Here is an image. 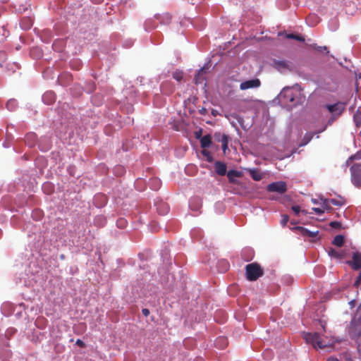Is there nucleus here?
I'll list each match as a JSON object with an SVG mask.
<instances>
[{
  "mask_svg": "<svg viewBox=\"0 0 361 361\" xmlns=\"http://www.w3.org/2000/svg\"><path fill=\"white\" fill-rule=\"evenodd\" d=\"M305 96L301 92V90L295 87H285L279 94V100L282 105L288 108H293L305 102Z\"/></svg>",
  "mask_w": 361,
  "mask_h": 361,
  "instance_id": "1",
  "label": "nucleus"
},
{
  "mask_svg": "<svg viewBox=\"0 0 361 361\" xmlns=\"http://www.w3.org/2000/svg\"><path fill=\"white\" fill-rule=\"evenodd\" d=\"M304 338L307 343H311L314 348L324 349L333 346L331 340L323 338L318 333H307L305 335Z\"/></svg>",
  "mask_w": 361,
  "mask_h": 361,
  "instance_id": "2",
  "label": "nucleus"
},
{
  "mask_svg": "<svg viewBox=\"0 0 361 361\" xmlns=\"http://www.w3.org/2000/svg\"><path fill=\"white\" fill-rule=\"evenodd\" d=\"M245 274L248 281H255L264 274V271L259 264L253 262L245 266Z\"/></svg>",
  "mask_w": 361,
  "mask_h": 361,
  "instance_id": "3",
  "label": "nucleus"
},
{
  "mask_svg": "<svg viewBox=\"0 0 361 361\" xmlns=\"http://www.w3.org/2000/svg\"><path fill=\"white\" fill-rule=\"evenodd\" d=\"M351 181L357 188H361V163L353 164L350 167Z\"/></svg>",
  "mask_w": 361,
  "mask_h": 361,
  "instance_id": "4",
  "label": "nucleus"
},
{
  "mask_svg": "<svg viewBox=\"0 0 361 361\" xmlns=\"http://www.w3.org/2000/svg\"><path fill=\"white\" fill-rule=\"evenodd\" d=\"M346 103L338 102L334 104H327L324 105V108L331 114V115L339 117L344 112L346 107Z\"/></svg>",
  "mask_w": 361,
  "mask_h": 361,
  "instance_id": "5",
  "label": "nucleus"
},
{
  "mask_svg": "<svg viewBox=\"0 0 361 361\" xmlns=\"http://www.w3.org/2000/svg\"><path fill=\"white\" fill-rule=\"evenodd\" d=\"M267 190L268 192L283 194L287 191V185L284 181L273 182L267 186Z\"/></svg>",
  "mask_w": 361,
  "mask_h": 361,
  "instance_id": "6",
  "label": "nucleus"
},
{
  "mask_svg": "<svg viewBox=\"0 0 361 361\" xmlns=\"http://www.w3.org/2000/svg\"><path fill=\"white\" fill-rule=\"evenodd\" d=\"M349 334L352 338H357L361 336V323L355 322L351 321L349 327Z\"/></svg>",
  "mask_w": 361,
  "mask_h": 361,
  "instance_id": "7",
  "label": "nucleus"
},
{
  "mask_svg": "<svg viewBox=\"0 0 361 361\" xmlns=\"http://www.w3.org/2000/svg\"><path fill=\"white\" fill-rule=\"evenodd\" d=\"M272 66L279 71H283L285 70H289L291 66L290 61L286 60H276L274 59L271 63Z\"/></svg>",
  "mask_w": 361,
  "mask_h": 361,
  "instance_id": "8",
  "label": "nucleus"
},
{
  "mask_svg": "<svg viewBox=\"0 0 361 361\" xmlns=\"http://www.w3.org/2000/svg\"><path fill=\"white\" fill-rule=\"evenodd\" d=\"M260 80L257 78L244 81L240 83V89L242 90L255 88L260 86Z\"/></svg>",
  "mask_w": 361,
  "mask_h": 361,
  "instance_id": "9",
  "label": "nucleus"
},
{
  "mask_svg": "<svg viewBox=\"0 0 361 361\" xmlns=\"http://www.w3.org/2000/svg\"><path fill=\"white\" fill-rule=\"evenodd\" d=\"M294 229L298 231L299 233L302 236L308 237L310 238H316L319 233V231L317 230L311 231H309L307 228L301 227V226H297V227L294 228Z\"/></svg>",
  "mask_w": 361,
  "mask_h": 361,
  "instance_id": "10",
  "label": "nucleus"
},
{
  "mask_svg": "<svg viewBox=\"0 0 361 361\" xmlns=\"http://www.w3.org/2000/svg\"><path fill=\"white\" fill-rule=\"evenodd\" d=\"M348 264L355 270H358L361 268V253L355 252L353 255V259L349 261Z\"/></svg>",
  "mask_w": 361,
  "mask_h": 361,
  "instance_id": "11",
  "label": "nucleus"
},
{
  "mask_svg": "<svg viewBox=\"0 0 361 361\" xmlns=\"http://www.w3.org/2000/svg\"><path fill=\"white\" fill-rule=\"evenodd\" d=\"M214 169L216 173L219 176H224L227 173V166L226 164L220 161H216L214 163Z\"/></svg>",
  "mask_w": 361,
  "mask_h": 361,
  "instance_id": "12",
  "label": "nucleus"
},
{
  "mask_svg": "<svg viewBox=\"0 0 361 361\" xmlns=\"http://www.w3.org/2000/svg\"><path fill=\"white\" fill-rule=\"evenodd\" d=\"M207 72V68L203 67L200 68L195 75L194 80L196 84L202 83L205 80V74Z\"/></svg>",
  "mask_w": 361,
  "mask_h": 361,
  "instance_id": "13",
  "label": "nucleus"
},
{
  "mask_svg": "<svg viewBox=\"0 0 361 361\" xmlns=\"http://www.w3.org/2000/svg\"><path fill=\"white\" fill-rule=\"evenodd\" d=\"M226 175L230 183H236L237 180H235V178L240 177L242 176V172L235 170H230L226 173Z\"/></svg>",
  "mask_w": 361,
  "mask_h": 361,
  "instance_id": "14",
  "label": "nucleus"
},
{
  "mask_svg": "<svg viewBox=\"0 0 361 361\" xmlns=\"http://www.w3.org/2000/svg\"><path fill=\"white\" fill-rule=\"evenodd\" d=\"M212 144V137L209 135H204L200 139V145L202 148H207L209 147Z\"/></svg>",
  "mask_w": 361,
  "mask_h": 361,
  "instance_id": "15",
  "label": "nucleus"
},
{
  "mask_svg": "<svg viewBox=\"0 0 361 361\" xmlns=\"http://www.w3.org/2000/svg\"><path fill=\"white\" fill-rule=\"evenodd\" d=\"M353 121L357 128L361 127V107L358 108L354 114Z\"/></svg>",
  "mask_w": 361,
  "mask_h": 361,
  "instance_id": "16",
  "label": "nucleus"
},
{
  "mask_svg": "<svg viewBox=\"0 0 361 361\" xmlns=\"http://www.w3.org/2000/svg\"><path fill=\"white\" fill-rule=\"evenodd\" d=\"M250 175L251 178L256 181L261 180L263 178V174L257 169L250 170Z\"/></svg>",
  "mask_w": 361,
  "mask_h": 361,
  "instance_id": "17",
  "label": "nucleus"
},
{
  "mask_svg": "<svg viewBox=\"0 0 361 361\" xmlns=\"http://www.w3.org/2000/svg\"><path fill=\"white\" fill-rule=\"evenodd\" d=\"M42 99L46 104H50L55 101V96L54 94L51 92H46L43 95Z\"/></svg>",
  "mask_w": 361,
  "mask_h": 361,
  "instance_id": "18",
  "label": "nucleus"
},
{
  "mask_svg": "<svg viewBox=\"0 0 361 361\" xmlns=\"http://www.w3.org/2000/svg\"><path fill=\"white\" fill-rule=\"evenodd\" d=\"M329 255L331 257H334L336 259H342L344 257V254L343 252L338 251L334 248H330L329 250Z\"/></svg>",
  "mask_w": 361,
  "mask_h": 361,
  "instance_id": "19",
  "label": "nucleus"
},
{
  "mask_svg": "<svg viewBox=\"0 0 361 361\" xmlns=\"http://www.w3.org/2000/svg\"><path fill=\"white\" fill-rule=\"evenodd\" d=\"M228 341L227 339L224 337H219L215 341L216 346L220 348H224L227 346Z\"/></svg>",
  "mask_w": 361,
  "mask_h": 361,
  "instance_id": "20",
  "label": "nucleus"
},
{
  "mask_svg": "<svg viewBox=\"0 0 361 361\" xmlns=\"http://www.w3.org/2000/svg\"><path fill=\"white\" fill-rule=\"evenodd\" d=\"M332 243L336 246L341 247L344 243V236L342 235H336Z\"/></svg>",
  "mask_w": 361,
  "mask_h": 361,
  "instance_id": "21",
  "label": "nucleus"
},
{
  "mask_svg": "<svg viewBox=\"0 0 361 361\" xmlns=\"http://www.w3.org/2000/svg\"><path fill=\"white\" fill-rule=\"evenodd\" d=\"M30 54L33 58H40L42 56V50L37 47L32 48Z\"/></svg>",
  "mask_w": 361,
  "mask_h": 361,
  "instance_id": "22",
  "label": "nucleus"
},
{
  "mask_svg": "<svg viewBox=\"0 0 361 361\" xmlns=\"http://www.w3.org/2000/svg\"><path fill=\"white\" fill-rule=\"evenodd\" d=\"M352 321H355L357 323H361V303L357 307L356 313L353 318Z\"/></svg>",
  "mask_w": 361,
  "mask_h": 361,
  "instance_id": "23",
  "label": "nucleus"
},
{
  "mask_svg": "<svg viewBox=\"0 0 361 361\" xmlns=\"http://www.w3.org/2000/svg\"><path fill=\"white\" fill-rule=\"evenodd\" d=\"M354 159H361V151L357 152L355 154L350 156L345 161V165L348 166Z\"/></svg>",
  "mask_w": 361,
  "mask_h": 361,
  "instance_id": "24",
  "label": "nucleus"
},
{
  "mask_svg": "<svg viewBox=\"0 0 361 361\" xmlns=\"http://www.w3.org/2000/svg\"><path fill=\"white\" fill-rule=\"evenodd\" d=\"M286 37L288 39H296V40L300 41V42H304L305 41V38L302 36L295 35V34H293V33H291V34H286Z\"/></svg>",
  "mask_w": 361,
  "mask_h": 361,
  "instance_id": "25",
  "label": "nucleus"
},
{
  "mask_svg": "<svg viewBox=\"0 0 361 361\" xmlns=\"http://www.w3.org/2000/svg\"><path fill=\"white\" fill-rule=\"evenodd\" d=\"M17 106V102L16 99H10L6 103V107L9 111H13Z\"/></svg>",
  "mask_w": 361,
  "mask_h": 361,
  "instance_id": "26",
  "label": "nucleus"
},
{
  "mask_svg": "<svg viewBox=\"0 0 361 361\" xmlns=\"http://www.w3.org/2000/svg\"><path fill=\"white\" fill-rule=\"evenodd\" d=\"M221 142V144H222L223 151L225 152L226 150L228 149V136L226 135H224L222 136Z\"/></svg>",
  "mask_w": 361,
  "mask_h": 361,
  "instance_id": "27",
  "label": "nucleus"
},
{
  "mask_svg": "<svg viewBox=\"0 0 361 361\" xmlns=\"http://www.w3.org/2000/svg\"><path fill=\"white\" fill-rule=\"evenodd\" d=\"M338 117L336 116H333V115H331V117L329 118V119L326 122V126L324 127V128L321 130H319L318 133H321V132H323L324 130H326V127L327 126H331L332 123L338 118Z\"/></svg>",
  "mask_w": 361,
  "mask_h": 361,
  "instance_id": "28",
  "label": "nucleus"
},
{
  "mask_svg": "<svg viewBox=\"0 0 361 361\" xmlns=\"http://www.w3.org/2000/svg\"><path fill=\"white\" fill-rule=\"evenodd\" d=\"M160 207H161V209L159 207L157 208V211L160 214L164 215L168 212L169 207L165 203H161Z\"/></svg>",
  "mask_w": 361,
  "mask_h": 361,
  "instance_id": "29",
  "label": "nucleus"
},
{
  "mask_svg": "<svg viewBox=\"0 0 361 361\" xmlns=\"http://www.w3.org/2000/svg\"><path fill=\"white\" fill-rule=\"evenodd\" d=\"M21 25L23 29L27 30L31 27L32 23L30 19H23Z\"/></svg>",
  "mask_w": 361,
  "mask_h": 361,
  "instance_id": "30",
  "label": "nucleus"
},
{
  "mask_svg": "<svg viewBox=\"0 0 361 361\" xmlns=\"http://www.w3.org/2000/svg\"><path fill=\"white\" fill-rule=\"evenodd\" d=\"M29 140H31L32 142L28 143V145L30 146H32L35 143L36 135L35 134H33V133H30V134L27 135V136H26V141L27 142Z\"/></svg>",
  "mask_w": 361,
  "mask_h": 361,
  "instance_id": "31",
  "label": "nucleus"
},
{
  "mask_svg": "<svg viewBox=\"0 0 361 361\" xmlns=\"http://www.w3.org/2000/svg\"><path fill=\"white\" fill-rule=\"evenodd\" d=\"M183 73L181 71H175L173 73V78L178 82H180L183 79Z\"/></svg>",
  "mask_w": 361,
  "mask_h": 361,
  "instance_id": "32",
  "label": "nucleus"
},
{
  "mask_svg": "<svg viewBox=\"0 0 361 361\" xmlns=\"http://www.w3.org/2000/svg\"><path fill=\"white\" fill-rule=\"evenodd\" d=\"M43 190L47 193H50L53 190V185L50 183H46L43 185Z\"/></svg>",
  "mask_w": 361,
  "mask_h": 361,
  "instance_id": "33",
  "label": "nucleus"
},
{
  "mask_svg": "<svg viewBox=\"0 0 361 361\" xmlns=\"http://www.w3.org/2000/svg\"><path fill=\"white\" fill-rule=\"evenodd\" d=\"M222 265L223 267V271H226L229 268V263L226 260H221L219 262V266Z\"/></svg>",
  "mask_w": 361,
  "mask_h": 361,
  "instance_id": "34",
  "label": "nucleus"
},
{
  "mask_svg": "<svg viewBox=\"0 0 361 361\" xmlns=\"http://www.w3.org/2000/svg\"><path fill=\"white\" fill-rule=\"evenodd\" d=\"M330 204H331V202H330L329 200H327V199L324 200L323 202H322V207H323L322 209L330 210L331 209Z\"/></svg>",
  "mask_w": 361,
  "mask_h": 361,
  "instance_id": "35",
  "label": "nucleus"
},
{
  "mask_svg": "<svg viewBox=\"0 0 361 361\" xmlns=\"http://www.w3.org/2000/svg\"><path fill=\"white\" fill-rule=\"evenodd\" d=\"M116 224H117L118 228H125L126 226L127 221L124 219H119L117 221Z\"/></svg>",
  "mask_w": 361,
  "mask_h": 361,
  "instance_id": "36",
  "label": "nucleus"
},
{
  "mask_svg": "<svg viewBox=\"0 0 361 361\" xmlns=\"http://www.w3.org/2000/svg\"><path fill=\"white\" fill-rule=\"evenodd\" d=\"M202 154L207 157V160L209 162H212L213 161V157L210 154V152L206 149H203L202 152Z\"/></svg>",
  "mask_w": 361,
  "mask_h": 361,
  "instance_id": "37",
  "label": "nucleus"
},
{
  "mask_svg": "<svg viewBox=\"0 0 361 361\" xmlns=\"http://www.w3.org/2000/svg\"><path fill=\"white\" fill-rule=\"evenodd\" d=\"M289 221V216L287 214H283L281 216V224L284 226L286 225L288 221Z\"/></svg>",
  "mask_w": 361,
  "mask_h": 361,
  "instance_id": "38",
  "label": "nucleus"
},
{
  "mask_svg": "<svg viewBox=\"0 0 361 361\" xmlns=\"http://www.w3.org/2000/svg\"><path fill=\"white\" fill-rule=\"evenodd\" d=\"M329 201L331 204L335 205V206H341L343 204V202L341 200H338L336 199H330Z\"/></svg>",
  "mask_w": 361,
  "mask_h": 361,
  "instance_id": "39",
  "label": "nucleus"
},
{
  "mask_svg": "<svg viewBox=\"0 0 361 361\" xmlns=\"http://www.w3.org/2000/svg\"><path fill=\"white\" fill-rule=\"evenodd\" d=\"M330 226L334 228H340L341 226V224L338 221H331L329 224Z\"/></svg>",
  "mask_w": 361,
  "mask_h": 361,
  "instance_id": "40",
  "label": "nucleus"
},
{
  "mask_svg": "<svg viewBox=\"0 0 361 361\" xmlns=\"http://www.w3.org/2000/svg\"><path fill=\"white\" fill-rule=\"evenodd\" d=\"M361 285V271L359 274L358 276L357 277V279L355 280L354 283V286L357 288H358Z\"/></svg>",
  "mask_w": 361,
  "mask_h": 361,
  "instance_id": "41",
  "label": "nucleus"
},
{
  "mask_svg": "<svg viewBox=\"0 0 361 361\" xmlns=\"http://www.w3.org/2000/svg\"><path fill=\"white\" fill-rule=\"evenodd\" d=\"M311 47H312L314 49L319 51H322L324 50H327V47L326 46H324V47H319V46H317L316 44H314V45H311Z\"/></svg>",
  "mask_w": 361,
  "mask_h": 361,
  "instance_id": "42",
  "label": "nucleus"
},
{
  "mask_svg": "<svg viewBox=\"0 0 361 361\" xmlns=\"http://www.w3.org/2000/svg\"><path fill=\"white\" fill-rule=\"evenodd\" d=\"M292 210L295 215H298L300 212V207L299 205H295L292 207Z\"/></svg>",
  "mask_w": 361,
  "mask_h": 361,
  "instance_id": "43",
  "label": "nucleus"
},
{
  "mask_svg": "<svg viewBox=\"0 0 361 361\" xmlns=\"http://www.w3.org/2000/svg\"><path fill=\"white\" fill-rule=\"evenodd\" d=\"M312 210L318 215H321L324 212V209L317 207L312 208Z\"/></svg>",
  "mask_w": 361,
  "mask_h": 361,
  "instance_id": "44",
  "label": "nucleus"
},
{
  "mask_svg": "<svg viewBox=\"0 0 361 361\" xmlns=\"http://www.w3.org/2000/svg\"><path fill=\"white\" fill-rule=\"evenodd\" d=\"M76 345H78V346L82 347V348L85 347L84 342L82 341H81L80 339H78L76 341Z\"/></svg>",
  "mask_w": 361,
  "mask_h": 361,
  "instance_id": "45",
  "label": "nucleus"
},
{
  "mask_svg": "<svg viewBox=\"0 0 361 361\" xmlns=\"http://www.w3.org/2000/svg\"><path fill=\"white\" fill-rule=\"evenodd\" d=\"M142 312L145 317H147L149 314V310L148 309H142Z\"/></svg>",
  "mask_w": 361,
  "mask_h": 361,
  "instance_id": "46",
  "label": "nucleus"
},
{
  "mask_svg": "<svg viewBox=\"0 0 361 361\" xmlns=\"http://www.w3.org/2000/svg\"><path fill=\"white\" fill-rule=\"evenodd\" d=\"M355 303H356L355 300H351V301H350V302H348V305H350V307L351 309H353V308L355 306Z\"/></svg>",
  "mask_w": 361,
  "mask_h": 361,
  "instance_id": "47",
  "label": "nucleus"
},
{
  "mask_svg": "<svg viewBox=\"0 0 361 361\" xmlns=\"http://www.w3.org/2000/svg\"><path fill=\"white\" fill-rule=\"evenodd\" d=\"M312 136H313V135H310H310H306L305 136V139H306V138H307V141L305 142V144H306L307 142H309V141L312 138Z\"/></svg>",
  "mask_w": 361,
  "mask_h": 361,
  "instance_id": "48",
  "label": "nucleus"
},
{
  "mask_svg": "<svg viewBox=\"0 0 361 361\" xmlns=\"http://www.w3.org/2000/svg\"><path fill=\"white\" fill-rule=\"evenodd\" d=\"M99 221H105V219L102 216L97 217L95 219V224H98Z\"/></svg>",
  "mask_w": 361,
  "mask_h": 361,
  "instance_id": "49",
  "label": "nucleus"
},
{
  "mask_svg": "<svg viewBox=\"0 0 361 361\" xmlns=\"http://www.w3.org/2000/svg\"><path fill=\"white\" fill-rule=\"evenodd\" d=\"M312 18L317 19V16H316L315 15L309 16L307 18V20H310Z\"/></svg>",
  "mask_w": 361,
  "mask_h": 361,
  "instance_id": "50",
  "label": "nucleus"
},
{
  "mask_svg": "<svg viewBox=\"0 0 361 361\" xmlns=\"http://www.w3.org/2000/svg\"><path fill=\"white\" fill-rule=\"evenodd\" d=\"M34 214H37V216H38L39 218H40L41 216V212L39 211H35Z\"/></svg>",
  "mask_w": 361,
  "mask_h": 361,
  "instance_id": "51",
  "label": "nucleus"
},
{
  "mask_svg": "<svg viewBox=\"0 0 361 361\" xmlns=\"http://www.w3.org/2000/svg\"><path fill=\"white\" fill-rule=\"evenodd\" d=\"M205 111H206V109H202V110H200V113H201L202 114H204Z\"/></svg>",
  "mask_w": 361,
  "mask_h": 361,
  "instance_id": "52",
  "label": "nucleus"
},
{
  "mask_svg": "<svg viewBox=\"0 0 361 361\" xmlns=\"http://www.w3.org/2000/svg\"><path fill=\"white\" fill-rule=\"evenodd\" d=\"M312 202L314 203V204H317V200H315V199H312Z\"/></svg>",
  "mask_w": 361,
  "mask_h": 361,
  "instance_id": "53",
  "label": "nucleus"
},
{
  "mask_svg": "<svg viewBox=\"0 0 361 361\" xmlns=\"http://www.w3.org/2000/svg\"><path fill=\"white\" fill-rule=\"evenodd\" d=\"M105 221H99V223H101L99 225L103 226Z\"/></svg>",
  "mask_w": 361,
  "mask_h": 361,
  "instance_id": "54",
  "label": "nucleus"
},
{
  "mask_svg": "<svg viewBox=\"0 0 361 361\" xmlns=\"http://www.w3.org/2000/svg\"><path fill=\"white\" fill-rule=\"evenodd\" d=\"M331 360H333V361H338V360L336 358H331L330 359Z\"/></svg>",
  "mask_w": 361,
  "mask_h": 361,
  "instance_id": "55",
  "label": "nucleus"
},
{
  "mask_svg": "<svg viewBox=\"0 0 361 361\" xmlns=\"http://www.w3.org/2000/svg\"><path fill=\"white\" fill-rule=\"evenodd\" d=\"M154 181L156 182L157 183V185H159V183L157 180H154Z\"/></svg>",
  "mask_w": 361,
  "mask_h": 361,
  "instance_id": "56",
  "label": "nucleus"
},
{
  "mask_svg": "<svg viewBox=\"0 0 361 361\" xmlns=\"http://www.w3.org/2000/svg\"><path fill=\"white\" fill-rule=\"evenodd\" d=\"M193 200L200 201V200H199V199H197V198H194V199H193Z\"/></svg>",
  "mask_w": 361,
  "mask_h": 361,
  "instance_id": "57",
  "label": "nucleus"
},
{
  "mask_svg": "<svg viewBox=\"0 0 361 361\" xmlns=\"http://www.w3.org/2000/svg\"><path fill=\"white\" fill-rule=\"evenodd\" d=\"M101 197H102L104 200H105V199H106V198H105V197H104V196H103V195H101Z\"/></svg>",
  "mask_w": 361,
  "mask_h": 361,
  "instance_id": "58",
  "label": "nucleus"
},
{
  "mask_svg": "<svg viewBox=\"0 0 361 361\" xmlns=\"http://www.w3.org/2000/svg\"><path fill=\"white\" fill-rule=\"evenodd\" d=\"M360 137H361V130H360Z\"/></svg>",
  "mask_w": 361,
  "mask_h": 361,
  "instance_id": "59",
  "label": "nucleus"
},
{
  "mask_svg": "<svg viewBox=\"0 0 361 361\" xmlns=\"http://www.w3.org/2000/svg\"><path fill=\"white\" fill-rule=\"evenodd\" d=\"M349 361H350V360H349Z\"/></svg>",
  "mask_w": 361,
  "mask_h": 361,
  "instance_id": "60",
  "label": "nucleus"
},
{
  "mask_svg": "<svg viewBox=\"0 0 361 361\" xmlns=\"http://www.w3.org/2000/svg\"><path fill=\"white\" fill-rule=\"evenodd\" d=\"M360 361H361V360H360Z\"/></svg>",
  "mask_w": 361,
  "mask_h": 361,
  "instance_id": "61",
  "label": "nucleus"
}]
</instances>
